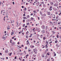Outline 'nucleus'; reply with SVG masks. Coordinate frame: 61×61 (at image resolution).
Here are the masks:
<instances>
[{
  "mask_svg": "<svg viewBox=\"0 0 61 61\" xmlns=\"http://www.w3.org/2000/svg\"><path fill=\"white\" fill-rule=\"evenodd\" d=\"M41 28L42 29H45V26L44 25L42 26H41Z\"/></svg>",
  "mask_w": 61,
  "mask_h": 61,
  "instance_id": "1",
  "label": "nucleus"
},
{
  "mask_svg": "<svg viewBox=\"0 0 61 61\" xmlns=\"http://www.w3.org/2000/svg\"><path fill=\"white\" fill-rule=\"evenodd\" d=\"M5 53H8V50L7 49L4 52Z\"/></svg>",
  "mask_w": 61,
  "mask_h": 61,
  "instance_id": "2",
  "label": "nucleus"
},
{
  "mask_svg": "<svg viewBox=\"0 0 61 61\" xmlns=\"http://www.w3.org/2000/svg\"><path fill=\"white\" fill-rule=\"evenodd\" d=\"M34 50V52H36V51H37V50L36 49H35L33 50Z\"/></svg>",
  "mask_w": 61,
  "mask_h": 61,
  "instance_id": "3",
  "label": "nucleus"
},
{
  "mask_svg": "<svg viewBox=\"0 0 61 61\" xmlns=\"http://www.w3.org/2000/svg\"><path fill=\"white\" fill-rule=\"evenodd\" d=\"M39 2L36 3V5L37 6H38V5H39Z\"/></svg>",
  "mask_w": 61,
  "mask_h": 61,
  "instance_id": "4",
  "label": "nucleus"
},
{
  "mask_svg": "<svg viewBox=\"0 0 61 61\" xmlns=\"http://www.w3.org/2000/svg\"><path fill=\"white\" fill-rule=\"evenodd\" d=\"M50 4H51V5H53H53H54V3H53V2H51L50 3Z\"/></svg>",
  "mask_w": 61,
  "mask_h": 61,
  "instance_id": "5",
  "label": "nucleus"
},
{
  "mask_svg": "<svg viewBox=\"0 0 61 61\" xmlns=\"http://www.w3.org/2000/svg\"><path fill=\"white\" fill-rule=\"evenodd\" d=\"M42 32L43 33H44L45 32V30H42Z\"/></svg>",
  "mask_w": 61,
  "mask_h": 61,
  "instance_id": "6",
  "label": "nucleus"
},
{
  "mask_svg": "<svg viewBox=\"0 0 61 61\" xmlns=\"http://www.w3.org/2000/svg\"><path fill=\"white\" fill-rule=\"evenodd\" d=\"M11 44L12 45H15V42H12V43H11Z\"/></svg>",
  "mask_w": 61,
  "mask_h": 61,
  "instance_id": "7",
  "label": "nucleus"
},
{
  "mask_svg": "<svg viewBox=\"0 0 61 61\" xmlns=\"http://www.w3.org/2000/svg\"><path fill=\"white\" fill-rule=\"evenodd\" d=\"M43 6L44 7H46V5L45 4H43Z\"/></svg>",
  "mask_w": 61,
  "mask_h": 61,
  "instance_id": "8",
  "label": "nucleus"
},
{
  "mask_svg": "<svg viewBox=\"0 0 61 61\" xmlns=\"http://www.w3.org/2000/svg\"><path fill=\"white\" fill-rule=\"evenodd\" d=\"M54 5L55 6H57V5L56 4H54Z\"/></svg>",
  "mask_w": 61,
  "mask_h": 61,
  "instance_id": "9",
  "label": "nucleus"
},
{
  "mask_svg": "<svg viewBox=\"0 0 61 61\" xmlns=\"http://www.w3.org/2000/svg\"><path fill=\"white\" fill-rule=\"evenodd\" d=\"M26 17L27 18H29V15H27L26 16Z\"/></svg>",
  "mask_w": 61,
  "mask_h": 61,
  "instance_id": "10",
  "label": "nucleus"
},
{
  "mask_svg": "<svg viewBox=\"0 0 61 61\" xmlns=\"http://www.w3.org/2000/svg\"><path fill=\"white\" fill-rule=\"evenodd\" d=\"M26 17H23V19H26Z\"/></svg>",
  "mask_w": 61,
  "mask_h": 61,
  "instance_id": "11",
  "label": "nucleus"
},
{
  "mask_svg": "<svg viewBox=\"0 0 61 61\" xmlns=\"http://www.w3.org/2000/svg\"><path fill=\"white\" fill-rule=\"evenodd\" d=\"M37 31L38 32H40V30H39V29H38L37 30Z\"/></svg>",
  "mask_w": 61,
  "mask_h": 61,
  "instance_id": "12",
  "label": "nucleus"
},
{
  "mask_svg": "<svg viewBox=\"0 0 61 61\" xmlns=\"http://www.w3.org/2000/svg\"><path fill=\"white\" fill-rule=\"evenodd\" d=\"M40 25H42V21H40Z\"/></svg>",
  "mask_w": 61,
  "mask_h": 61,
  "instance_id": "13",
  "label": "nucleus"
},
{
  "mask_svg": "<svg viewBox=\"0 0 61 61\" xmlns=\"http://www.w3.org/2000/svg\"><path fill=\"white\" fill-rule=\"evenodd\" d=\"M28 33H29V32L28 31L26 32V35H27Z\"/></svg>",
  "mask_w": 61,
  "mask_h": 61,
  "instance_id": "14",
  "label": "nucleus"
},
{
  "mask_svg": "<svg viewBox=\"0 0 61 61\" xmlns=\"http://www.w3.org/2000/svg\"><path fill=\"white\" fill-rule=\"evenodd\" d=\"M30 0H26L27 1V2H29L30 1Z\"/></svg>",
  "mask_w": 61,
  "mask_h": 61,
  "instance_id": "15",
  "label": "nucleus"
},
{
  "mask_svg": "<svg viewBox=\"0 0 61 61\" xmlns=\"http://www.w3.org/2000/svg\"><path fill=\"white\" fill-rule=\"evenodd\" d=\"M14 35V33L13 32H11V35Z\"/></svg>",
  "mask_w": 61,
  "mask_h": 61,
  "instance_id": "16",
  "label": "nucleus"
},
{
  "mask_svg": "<svg viewBox=\"0 0 61 61\" xmlns=\"http://www.w3.org/2000/svg\"><path fill=\"white\" fill-rule=\"evenodd\" d=\"M29 23L28 22L27 23H26L27 25H29Z\"/></svg>",
  "mask_w": 61,
  "mask_h": 61,
  "instance_id": "17",
  "label": "nucleus"
},
{
  "mask_svg": "<svg viewBox=\"0 0 61 61\" xmlns=\"http://www.w3.org/2000/svg\"><path fill=\"white\" fill-rule=\"evenodd\" d=\"M42 15L43 16H46V14H43Z\"/></svg>",
  "mask_w": 61,
  "mask_h": 61,
  "instance_id": "18",
  "label": "nucleus"
},
{
  "mask_svg": "<svg viewBox=\"0 0 61 61\" xmlns=\"http://www.w3.org/2000/svg\"><path fill=\"white\" fill-rule=\"evenodd\" d=\"M30 20H29V19H28V20H26V22H30Z\"/></svg>",
  "mask_w": 61,
  "mask_h": 61,
  "instance_id": "19",
  "label": "nucleus"
},
{
  "mask_svg": "<svg viewBox=\"0 0 61 61\" xmlns=\"http://www.w3.org/2000/svg\"><path fill=\"white\" fill-rule=\"evenodd\" d=\"M48 15H50V12H48Z\"/></svg>",
  "mask_w": 61,
  "mask_h": 61,
  "instance_id": "20",
  "label": "nucleus"
},
{
  "mask_svg": "<svg viewBox=\"0 0 61 61\" xmlns=\"http://www.w3.org/2000/svg\"><path fill=\"white\" fill-rule=\"evenodd\" d=\"M37 36L38 37V36H40V35H39L38 34H37Z\"/></svg>",
  "mask_w": 61,
  "mask_h": 61,
  "instance_id": "21",
  "label": "nucleus"
},
{
  "mask_svg": "<svg viewBox=\"0 0 61 61\" xmlns=\"http://www.w3.org/2000/svg\"><path fill=\"white\" fill-rule=\"evenodd\" d=\"M48 27L47 26H46V29H48Z\"/></svg>",
  "mask_w": 61,
  "mask_h": 61,
  "instance_id": "22",
  "label": "nucleus"
},
{
  "mask_svg": "<svg viewBox=\"0 0 61 61\" xmlns=\"http://www.w3.org/2000/svg\"><path fill=\"white\" fill-rule=\"evenodd\" d=\"M25 26V24H24L23 25V27H24Z\"/></svg>",
  "mask_w": 61,
  "mask_h": 61,
  "instance_id": "23",
  "label": "nucleus"
},
{
  "mask_svg": "<svg viewBox=\"0 0 61 61\" xmlns=\"http://www.w3.org/2000/svg\"><path fill=\"white\" fill-rule=\"evenodd\" d=\"M57 38H58V37H59L58 35H57Z\"/></svg>",
  "mask_w": 61,
  "mask_h": 61,
  "instance_id": "24",
  "label": "nucleus"
},
{
  "mask_svg": "<svg viewBox=\"0 0 61 61\" xmlns=\"http://www.w3.org/2000/svg\"><path fill=\"white\" fill-rule=\"evenodd\" d=\"M12 53H10V55H9L10 56H11V54H12Z\"/></svg>",
  "mask_w": 61,
  "mask_h": 61,
  "instance_id": "25",
  "label": "nucleus"
},
{
  "mask_svg": "<svg viewBox=\"0 0 61 61\" xmlns=\"http://www.w3.org/2000/svg\"><path fill=\"white\" fill-rule=\"evenodd\" d=\"M10 29V28H9V27H7V29Z\"/></svg>",
  "mask_w": 61,
  "mask_h": 61,
  "instance_id": "26",
  "label": "nucleus"
},
{
  "mask_svg": "<svg viewBox=\"0 0 61 61\" xmlns=\"http://www.w3.org/2000/svg\"><path fill=\"white\" fill-rule=\"evenodd\" d=\"M54 56H56V53L54 54Z\"/></svg>",
  "mask_w": 61,
  "mask_h": 61,
  "instance_id": "27",
  "label": "nucleus"
},
{
  "mask_svg": "<svg viewBox=\"0 0 61 61\" xmlns=\"http://www.w3.org/2000/svg\"><path fill=\"white\" fill-rule=\"evenodd\" d=\"M57 41L56 40V41H55V43H57Z\"/></svg>",
  "mask_w": 61,
  "mask_h": 61,
  "instance_id": "28",
  "label": "nucleus"
},
{
  "mask_svg": "<svg viewBox=\"0 0 61 61\" xmlns=\"http://www.w3.org/2000/svg\"><path fill=\"white\" fill-rule=\"evenodd\" d=\"M45 39H46V38L45 37H43V40H45Z\"/></svg>",
  "mask_w": 61,
  "mask_h": 61,
  "instance_id": "29",
  "label": "nucleus"
},
{
  "mask_svg": "<svg viewBox=\"0 0 61 61\" xmlns=\"http://www.w3.org/2000/svg\"><path fill=\"white\" fill-rule=\"evenodd\" d=\"M2 38H3V39H5V37H3Z\"/></svg>",
  "mask_w": 61,
  "mask_h": 61,
  "instance_id": "30",
  "label": "nucleus"
},
{
  "mask_svg": "<svg viewBox=\"0 0 61 61\" xmlns=\"http://www.w3.org/2000/svg\"><path fill=\"white\" fill-rule=\"evenodd\" d=\"M47 55H48V56H49V53L48 52L47 54Z\"/></svg>",
  "mask_w": 61,
  "mask_h": 61,
  "instance_id": "31",
  "label": "nucleus"
},
{
  "mask_svg": "<svg viewBox=\"0 0 61 61\" xmlns=\"http://www.w3.org/2000/svg\"><path fill=\"white\" fill-rule=\"evenodd\" d=\"M52 9L51 8H50V9H49V10H50V11H51V10H52Z\"/></svg>",
  "mask_w": 61,
  "mask_h": 61,
  "instance_id": "32",
  "label": "nucleus"
},
{
  "mask_svg": "<svg viewBox=\"0 0 61 61\" xmlns=\"http://www.w3.org/2000/svg\"><path fill=\"white\" fill-rule=\"evenodd\" d=\"M25 11H26V8H25V9H24Z\"/></svg>",
  "mask_w": 61,
  "mask_h": 61,
  "instance_id": "33",
  "label": "nucleus"
},
{
  "mask_svg": "<svg viewBox=\"0 0 61 61\" xmlns=\"http://www.w3.org/2000/svg\"><path fill=\"white\" fill-rule=\"evenodd\" d=\"M46 44H48V41H46Z\"/></svg>",
  "mask_w": 61,
  "mask_h": 61,
  "instance_id": "34",
  "label": "nucleus"
},
{
  "mask_svg": "<svg viewBox=\"0 0 61 61\" xmlns=\"http://www.w3.org/2000/svg\"><path fill=\"white\" fill-rule=\"evenodd\" d=\"M31 20H33L34 19V18H33V17H31Z\"/></svg>",
  "mask_w": 61,
  "mask_h": 61,
  "instance_id": "35",
  "label": "nucleus"
},
{
  "mask_svg": "<svg viewBox=\"0 0 61 61\" xmlns=\"http://www.w3.org/2000/svg\"><path fill=\"white\" fill-rule=\"evenodd\" d=\"M29 44V42H28V43H27V45H28Z\"/></svg>",
  "mask_w": 61,
  "mask_h": 61,
  "instance_id": "36",
  "label": "nucleus"
},
{
  "mask_svg": "<svg viewBox=\"0 0 61 61\" xmlns=\"http://www.w3.org/2000/svg\"><path fill=\"white\" fill-rule=\"evenodd\" d=\"M25 49H27V47H25Z\"/></svg>",
  "mask_w": 61,
  "mask_h": 61,
  "instance_id": "37",
  "label": "nucleus"
},
{
  "mask_svg": "<svg viewBox=\"0 0 61 61\" xmlns=\"http://www.w3.org/2000/svg\"><path fill=\"white\" fill-rule=\"evenodd\" d=\"M26 37V38H28V36H25Z\"/></svg>",
  "mask_w": 61,
  "mask_h": 61,
  "instance_id": "38",
  "label": "nucleus"
},
{
  "mask_svg": "<svg viewBox=\"0 0 61 61\" xmlns=\"http://www.w3.org/2000/svg\"><path fill=\"white\" fill-rule=\"evenodd\" d=\"M28 56V55H26V56H25L26 57H27V56Z\"/></svg>",
  "mask_w": 61,
  "mask_h": 61,
  "instance_id": "39",
  "label": "nucleus"
},
{
  "mask_svg": "<svg viewBox=\"0 0 61 61\" xmlns=\"http://www.w3.org/2000/svg\"><path fill=\"white\" fill-rule=\"evenodd\" d=\"M24 52L25 53V54H26V52H25V51H24Z\"/></svg>",
  "mask_w": 61,
  "mask_h": 61,
  "instance_id": "40",
  "label": "nucleus"
},
{
  "mask_svg": "<svg viewBox=\"0 0 61 61\" xmlns=\"http://www.w3.org/2000/svg\"><path fill=\"white\" fill-rule=\"evenodd\" d=\"M60 23H61L60 22L59 23H58V25H59L60 24Z\"/></svg>",
  "mask_w": 61,
  "mask_h": 61,
  "instance_id": "41",
  "label": "nucleus"
},
{
  "mask_svg": "<svg viewBox=\"0 0 61 61\" xmlns=\"http://www.w3.org/2000/svg\"><path fill=\"white\" fill-rule=\"evenodd\" d=\"M41 4H44V2H41Z\"/></svg>",
  "mask_w": 61,
  "mask_h": 61,
  "instance_id": "42",
  "label": "nucleus"
},
{
  "mask_svg": "<svg viewBox=\"0 0 61 61\" xmlns=\"http://www.w3.org/2000/svg\"><path fill=\"white\" fill-rule=\"evenodd\" d=\"M33 56H34V57H35L36 56V55H35L34 54L33 55Z\"/></svg>",
  "mask_w": 61,
  "mask_h": 61,
  "instance_id": "43",
  "label": "nucleus"
},
{
  "mask_svg": "<svg viewBox=\"0 0 61 61\" xmlns=\"http://www.w3.org/2000/svg\"><path fill=\"white\" fill-rule=\"evenodd\" d=\"M58 13H57V12H56V15H57V14H58Z\"/></svg>",
  "mask_w": 61,
  "mask_h": 61,
  "instance_id": "44",
  "label": "nucleus"
},
{
  "mask_svg": "<svg viewBox=\"0 0 61 61\" xmlns=\"http://www.w3.org/2000/svg\"><path fill=\"white\" fill-rule=\"evenodd\" d=\"M33 15V13H32L31 14V15Z\"/></svg>",
  "mask_w": 61,
  "mask_h": 61,
  "instance_id": "45",
  "label": "nucleus"
},
{
  "mask_svg": "<svg viewBox=\"0 0 61 61\" xmlns=\"http://www.w3.org/2000/svg\"><path fill=\"white\" fill-rule=\"evenodd\" d=\"M22 8H24V7L23 6H22L21 7Z\"/></svg>",
  "mask_w": 61,
  "mask_h": 61,
  "instance_id": "46",
  "label": "nucleus"
},
{
  "mask_svg": "<svg viewBox=\"0 0 61 61\" xmlns=\"http://www.w3.org/2000/svg\"><path fill=\"white\" fill-rule=\"evenodd\" d=\"M12 3L13 4V5H14V4H15V2H13Z\"/></svg>",
  "mask_w": 61,
  "mask_h": 61,
  "instance_id": "47",
  "label": "nucleus"
},
{
  "mask_svg": "<svg viewBox=\"0 0 61 61\" xmlns=\"http://www.w3.org/2000/svg\"><path fill=\"white\" fill-rule=\"evenodd\" d=\"M25 14H24L23 15V16H25Z\"/></svg>",
  "mask_w": 61,
  "mask_h": 61,
  "instance_id": "48",
  "label": "nucleus"
},
{
  "mask_svg": "<svg viewBox=\"0 0 61 61\" xmlns=\"http://www.w3.org/2000/svg\"><path fill=\"white\" fill-rule=\"evenodd\" d=\"M16 58V56H15V59Z\"/></svg>",
  "mask_w": 61,
  "mask_h": 61,
  "instance_id": "49",
  "label": "nucleus"
},
{
  "mask_svg": "<svg viewBox=\"0 0 61 61\" xmlns=\"http://www.w3.org/2000/svg\"><path fill=\"white\" fill-rule=\"evenodd\" d=\"M2 53H0V55H1V56L2 55Z\"/></svg>",
  "mask_w": 61,
  "mask_h": 61,
  "instance_id": "50",
  "label": "nucleus"
},
{
  "mask_svg": "<svg viewBox=\"0 0 61 61\" xmlns=\"http://www.w3.org/2000/svg\"><path fill=\"white\" fill-rule=\"evenodd\" d=\"M40 14L41 15H42V13H41V12L40 11Z\"/></svg>",
  "mask_w": 61,
  "mask_h": 61,
  "instance_id": "51",
  "label": "nucleus"
},
{
  "mask_svg": "<svg viewBox=\"0 0 61 61\" xmlns=\"http://www.w3.org/2000/svg\"><path fill=\"white\" fill-rule=\"evenodd\" d=\"M42 57H45V56H44V55H42Z\"/></svg>",
  "mask_w": 61,
  "mask_h": 61,
  "instance_id": "52",
  "label": "nucleus"
},
{
  "mask_svg": "<svg viewBox=\"0 0 61 61\" xmlns=\"http://www.w3.org/2000/svg\"><path fill=\"white\" fill-rule=\"evenodd\" d=\"M25 20H23V22H25Z\"/></svg>",
  "mask_w": 61,
  "mask_h": 61,
  "instance_id": "53",
  "label": "nucleus"
},
{
  "mask_svg": "<svg viewBox=\"0 0 61 61\" xmlns=\"http://www.w3.org/2000/svg\"><path fill=\"white\" fill-rule=\"evenodd\" d=\"M35 2H37L38 1H37V0H35Z\"/></svg>",
  "mask_w": 61,
  "mask_h": 61,
  "instance_id": "54",
  "label": "nucleus"
},
{
  "mask_svg": "<svg viewBox=\"0 0 61 61\" xmlns=\"http://www.w3.org/2000/svg\"><path fill=\"white\" fill-rule=\"evenodd\" d=\"M14 40H16V38H14Z\"/></svg>",
  "mask_w": 61,
  "mask_h": 61,
  "instance_id": "55",
  "label": "nucleus"
},
{
  "mask_svg": "<svg viewBox=\"0 0 61 61\" xmlns=\"http://www.w3.org/2000/svg\"><path fill=\"white\" fill-rule=\"evenodd\" d=\"M52 32H53V34H55V32L53 31Z\"/></svg>",
  "mask_w": 61,
  "mask_h": 61,
  "instance_id": "56",
  "label": "nucleus"
},
{
  "mask_svg": "<svg viewBox=\"0 0 61 61\" xmlns=\"http://www.w3.org/2000/svg\"><path fill=\"white\" fill-rule=\"evenodd\" d=\"M35 28H34L33 29V30H35Z\"/></svg>",
  "mask_w": 61,
  "mask_h": 61,
  "instance_id": "57",
  "label": "nucleus"
},
{
  "mask_svg": "<svg viewBox=\"0 0 61 61\" xmlns=\"http://www.w3.org/2000/svg\"><path fill=\"white\" fill-rule=\"evenodd\" d=\"M27 27V25H26L25 27V28H26V27Z\"/></svg>",
  "mask_w": 61,
  "mask_h": 61,
  "instance_id": "58",
  "label": "nucleus"
},
{
  "mask_svg": "<svg viewBox=\"0 0 61 61\" xmlns=\"http://www.w3.org/2000/svg\"><path fill=\"white\" fill-rule=\"evenodd\" d=\"M47 61H50V60H49V59H47Z\"/></svg>",
  "mask_w": 61,
  "mask_h": 61,
  "instance_id": "59",
  "label": "nucleus"
},
{
  "mask_svg": "<svg viewBox=\"0 0 61 61\" xmlns=\"http://www.w3.org/2000/svg\"><path fill=\"white\" fill-rule=\"evenodd\" d=\"M17 44L19 45V42H18L17 43Z\"/></svg>",
  "mask_w": 61,
  "mask_h": 61,
  "instance_id": "60",
  "label": "nucleus"
},
{
  "mask_svg": "<svg viewBox=\"0 0 61 61\" xmlns=\"http://www.w3.org/2000/svg\"><path fill=\"white\" fill-rule=\"evenodd\" d=\"M44 8H43L42 9H41V10H44Z\"/></svg>",
  "mask_w": 61,
  "mask_h": 61,
  "instance_id": "61",
  "label": "nucleus"
},
{
  "mask_svg": "<svg viewBox=\"0 0 61 61\" xmlns=\"http://www.w3.org/2000/svg\"><path fill=\"white\" fill-rule=\"evenodd\" d=\"M17 23V25H18V22H17V23Z\"/></svg>",
  "mask_w": 61,
  "mask_h": 61,
  "instance_id": "62",
  "label": "nucleus"
},
{
  "mask_svg": "<svg viewBox=\"0 0 61 61\" xmlns=\"http://www.w3.org/2000/svg\"><path fill=\"white\" fill-rule=\"evenodd\" d=\"M23 54V53H21V54H20V55L21 56V55H22Z\"/></svg>",
  "mask_w": 61,
  "mask_h": 61,
  "instance_id": "63",
  "label": "nucleus"
},
{
  "mask_svg": "<svg viewBox=\"0 0 61 61\" xmlns=\"http://www.w3.org/2000/svg\"><path fill=\"white\" fill-rule=\"evenodd\" d=\"M30 51H31V50H28L29 52H30Z\"/></svg>",
  "mask_w": 61,
  "mask_h": 61,
  "instance_id": "64",
  "label": "nucleus"
}]
</instances>
